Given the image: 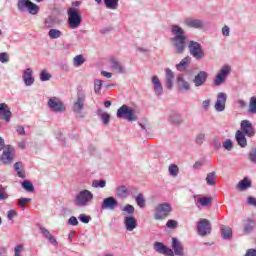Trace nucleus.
Returning a JSON list of instances; mask_svg holds the SVG:
<instances>
[{"label":"nucleus","mask_w":256,"mask_h":256,"mask_svg":"<svg viewBox=\"0 0 256 256\" xmlns=\"http://www.w3.org/2000/svg\"><path fill=\"white\" fill-rule=\"evenodd\" d=\"M104 4L106 5L107 9H112L115 11V9L119 7V0H104Z\"/></svg>","instance_id":"32"},{"label":"nucleus","mask_w":256,"mask_h":256,"mask_svg":"<svg viewBox=\"0 0 256 256\" xmlns=\"http://www.w3.org/2000/svg\"><path fill=\"white\" fill-rule=\"evenodd\" d=\"M48 107H50V109H52V111H56V112L65 111V105L57 97H52L49 99Z\"/></svg>","instance_id":"13"},{"label":"nucleus","mask_w":256,"mask_h":256,"mask_svg":"<svg viewBox=\"0 0 256 256\" xmlns=\"http://www.w3.org/2000/svg\"><path fill=\"white\" fill-rule=\"evenodd\" d=\"M154 249L155 251H157V253H160L161 255L175 256L173 250L171 248H168L161 242H155Z\"/></svg>","instance_id":"14"},{"label":"nucleus","mask_w":256,"mask_h":256,"mask_svg":"<svg viewBox=\"0 0 256 256\" xmlns=\"http://www.w3.org/2000/svg\"><path fill=\"white\" fill-rule=\"evenodd\" d=\"M136 203L138 207H145V196H143V193H139L136 197Z\"/></svg>","instance_id":"44"},{"label":"nucleus","mask_w":256,"mask_h":256,"mask_svg":"<svg viewBox=\"0 0 256 256\" xmlns=\"http://www.w3.org/2000/svg\"><path fill=\"white\" fill-rule=\"evenodd\" d=\"M249 161L256 164V148L252 149L249 154Z\"/></svg>","instance_id":"54"},{"label":"nucleus","mask_w":256,"mask_h":256,"mask_svg":"<svg viewBox=\"0 0 256 256\" xmlns=\"http://www.w3.org/2000/svg\"><path fill=\"white\" fill-rule=\"evenodd\" d=\"M247 203L248 205H252L253 207H256V198L252 196L248 197Z\"/></svg>","instance_id":"57"},{"label":"nucleus","mask_w":256,"mask_h":256,"mask_svg":"<svg viewBox=\"0 0 256 256\" xmlns=\"http://www.w3.org/2000/svg\"><path fill=\"white\" fill-rule=\"evenodd\" d=\"M116 197L118 199H127L129 197V188L125 185L118 186L116 188Z\"/></svg>","instance_id":"23"},{"label":"nucleus","mask_w":256,"mask_h":256,"mask_svg":"<svg viewBox=\"0 0 256 256\" xmlns=\"http://www.w3.org/2000/svg\"><path fill=\"white\" fill-rule=\"evenodd\" d=\"M103 87V81L102 80H95L94 81V91L95 93H100L101 89Z\"/></svg>","instance_id":"47"},{"label":"nucleus","mask_w":256,"mask_h":256,"mask_svg":"<svg viewBox=\"0 0 256 256\" xmlns=\"http://www.w3.org/2000/svg\"><path fill=\"white\" fill-rule=\"evenodd\" d=\"M222 35H224V37H229V26H224L222 28Z\"/></svg>","instance_id":"61"},{"label":"nucleus","mask_w":256,"mask_h":256,"mask_svg":"<svg viewBox=\"0 0 256 256\" xmlns=\"http://www.w3.org/2000/svg\"><path fill=\"white\" fill-rule=\"evenodd\" d=\"M69 225H72L73 227L79 225V221L77 220V217L71 216L68 220Z\"/></svg>","instance_id":"56"},{"label":"nucleus","mask_w":256,"mask_h":256,"mask_svg":"<svg viewBox=\"0 0 256 256\" xmlns=\"http://www.w3.org/2000/svg\"><path fill=\"white\" fill-rule=\"evenodd\" d=\"M22 187L25 189V191H28V193H33V191H35V186H33V183H31L29 180L23 181Z\"/></svg>","instance_id":"34"},{"label":"nucleus","mask_w":256,"mask_h":256,"mask_svg":"<svg viewBox=\"0 0 256 256\" xmlns=\"http://www.w3.org/2000/svg\"><path fill=\"white\" fill-rule=\"evenodd\" d=\"M200 167H203V162L202 161H197L193 165V169H199Z\"/></svg>","instance_id":"64"},{"label":"nucleus","mask_w":256,"mask_h":256,"mask_svg":"<svg viewBox=\"0 0 256 256\" xmlns=\"http://www.w3.org/2000/svg\"><path fill=\"white\" fill-rule=\"evenodd\" d=\"M124 215H133L135 213V207L131 204H127L122 208Z\"/></svg>","instance_id":"39"},{"label":"nucleus","mask_w":256,"mask_h":256,"mask_svg":"<svg viewBox=\"0 0 256 256\" xmlns=\"http://www.w3.org/2000/svg\"><path fill=\"white\" fill-rule=\"evenodd\" d=\"M190 61H191V58L189 56L185 57L180 61L179 64L176 65V69H178V71H184L187 65H189Z\"/></svg>","instance_id":"31"},{"label":"nucleus","mask_w":256,"mask_h":256,"mask_svg":"<svg viewBox=\"0 0 256 256\" xmlns=\"http://www.w3.org/2000/svg\"><path fill=\"white\" fill-rule=\"evenodd\" d=\"M118 119H127V121H137V116H135V111L127 105L121 106L117 111Z\"/></svg>","instance_id":"7"},{"label":"nucleus","mask_w":256,"mask_h":256,"mask_svg":"<svg viewBox=\"0 0 256 256\" xmlns=\"http://www.w3.org/2000/svg\"><path fill=\"white\" fill-rule=\"evenodd\" d=\"M110 67L113 71H116V73H125V68H123L121 62L115 57L110 58Z\"/></svg>","instance_id":"20"},{"label":"nucleus","mask_w":256,"mask_h":256,"mask_svg":"<svg viewBox=\"0 0 256 256\" xmlns=\"http://www.w3.org/2000/svg\"><path fill=\"white\" fill-rule=\"evenodd\" d=\"M203 141H205V134H199L196 138V143H198V145H201Z\"/></svg>","instance_id":"59"},{"label":"nucleus","mask_w":256,"mask_h":256,"mask_svg":"<svg viewBox=\"0 0 256 256\" xmlns=\"http://www.w3.org/2000/svg\"><path fill=\"white\" fill-rule=\"evenodd\" d=\"M79 219L82 223H89V216L85 215V214H81L79 216Z\"/></svg>","instance_id":"60"},{"label":"nucleus","mask_w":256,"mask_h":256,"mask_svg":"<svg viewBox=\"0 0 256 256\" xmlns=\"http://www.w3.org/2000/svg\"><path fill=\"white\" fill-rule=\"evenodd\" d=\"M166 227H168V229H177V221L176 220H168L166 223Z\"/></svg>","instance_id":"52"},{"label":"nucleus","mask_w":256,"mask_h":256,"mask_svg":"<svg viewBox=\"0 0 256 256\" xmlns=\"http://www.w3.org/2000/svg\"><path fill=\"white\" fill-rule=\"evenodd\" d=\"M23 81L27 87L35 83V78H33V70H31V68H28L23 72Z\"/></svg>","instance_id":"19"},{"label":"nucleus","mask_w":256,"mask_h":256,"mask_svg":"<svg viewBox=\"0 0 256 256\" xmlns=\"http://www.w3.org/2000/svg\"><path fill=\"white\" fill-rule=\"evenodd\" d=\"M2 155L0 156V161L3 165H10L15 159V147L11 145H6L3 149Z\"/></svg>","instance_id":"5"},{"label":"nucleus","mask_w":256,"mask_h":256,"mask_svg":"<svg viewBox=\"0 0 256 256\" xmlns=\"http://www.w3.org/2000/svg\"><path fill=\"white\" fill-rule=\"evenodd\" d=\"M215 179H217L215 172H210L206 176L207 185H215Z\"/></svg>","instance_id":"36"},{"label":"nucleus","mask_w":256,"mask_h":256,"mask_svg":"<svg viewBox=\"0 0 256 256\" xmlns=\"http://www.w3.org/2000/svg\"><path fill=\"white\" fill-rule=\"evenodd\" d=\"M48 35L50 39H59V37H61V31L58 29H50Z\"/></svg>","instance_id":"42"},{"label":"nucleus","mask_w":256,"mask_h":256,"mask_svg":"<svg viewBox=\"0 0 256 256\" xmlns=\"http://www.w3.org/2000/svg\"><path fill=\"white\" fill-rule=\"evenodd\" d=\"M245 256H256V250L255 249H248Z\"/></svg>","instance_id":"63"},{"label":"nucleus","mask_w":256,"mask_h":256,"mask_svg":"<svg viewBox=\"0 0 256 256\" xmlns=\"http://www.w3.org/2000/svg\"><path fill=\"white\" fill-rule=\"evenodd\" d=\"M85 99L87 95L83 89L77 90V98L72 104V111L77 115V117H83V109H85Z\"/></svg>","instance_id":"3"},{"label":"nucleus","mask_w":256,"mask_h":256,"mask_svg":"<svg viewBox=\"0 0 256 256\" xmlns=\"http://www.w3.org/2000/svg\"><path fill=\"white\" fill-rule=\"evenodd\" d=\"M240 127L242 133H244L246 137H255V128H253V124H251V121L242 120Z\"/></svg>","instance_id":"11"},{"label":"nucleus","mask_w":256,"mask_h":256,"mask_svg":"<svg viewBox=\"0 0 256 256\" xmlns=\"http://www.w3.org/2000/svg\"><path fill=\"white\" fill-rule=\"evenodd\" d=\"M172 211L173 208L171 207V204L167 202L158 204L155 207L154 219L156 221H163V219H167V217L171 215Z\"/></svg>","instance_id":"4"},{"label":"nucleus","mask_w":256,"mask_h":256,"mask_svg":"<svg viewBox=\"0 0 256 256\" xmlns=\"http://www.w3.org/2000/svg\"><path fill=\"white\" fill-rule=\"evenodd\" d=\"M198 234L201 235V237H205L207 235L211 234V222L207 219H201L198 222Z\"/></svg>","instance_id":"10"},{"label":"nucleus","mask_w":256,"mask_h":256,"mask_svg":"<svg viewBox=\"0 0 256 256\" xmlns=\"http://www.w3.org/2000/svg\"><path fill=\"white\" fill-rule=\"evenodd\" d=\"M230 73H231V67L229 66L222 67L214 79V85L216 87H219V85H223V83L227 81V77H229Z\"/></svg>","instance_id":"9"},{"label":"nucleus","mask_w":256,"mask_h":256,"mask_svg":"<svg viewBox=\"0 0 256 256\" xmlns=\"http://www.w3.org/2000/svg\"><path fill=\"white\" fill-rule=\"evenodd\" d=\"M171 32L176 35L172 38L176 53H183V51H185V47H187V35H185V31L179 25H172Z\"/></svg>","instance_id":"1"},{"label":"nucleus","mask_w":256,"mask_h":256,"mask_svg":"<svg viewBox=\"0 0 256 256\" xmlns=\"http://www.w3.org/2000/svg\"><path fill=\"white\" fill-rule=\"evenodd\" d=\"M198 203L202 205V207H209L211 203H213V198L212 197H202L198 199Z\"/></svg>","instance_id":"35"},{"label":"nucleus","mask_w":256,"mask_h":256,"mask_svg":"<svg viewBox=\"0 0 256 256\" xmlns=\"http://www.w3.org/2000/svg\"><path fill=\"white\" fill-rule=\"evenodd\" d=\"M8 219H13V217H17V211L16 210H9L7 214Z\"/></svg>","instance_id":"58"},{"label":"nucleus","mask_w":256,"mask_h":256,"mask_svg":"<svg viewBox=\"0 0 256 256\" xmlns=\"http://www.w3.org/2000/svg\"><path fill=\"white\" fill-rule=\"evenodd\" d=\"M9 62V55L7 53L3 52L0 53V63H8Z\"/></svg>","instance_id":"55"},{"label":"nucleus","mask_w":256,"mask_h":256,"mask_svg":"<svg viewBox=\"0 0 256 256\" xmlns=\"http://www.w3.org/2000/svg\"><path fill=\"white\" fill-rule=\"evenodd\" d=\"M173 79H175V74L171 69H166V85L168 89H173Z\"/></svg>","instance_id":"26"},{"label":"nucleus","mask_w":256,"mask_h":256,"mask_svg":"<svg viewBox=\"0 0 256 256\" xmlns=\"http://www.w3.org/2000/svg\"><path fill=\"white\" fill-rule=\"evenodd\" d=\"M105 185H107V182L105 180H101V181L94 180L92 182V187H94V188L100 187V189H103V187H105Z\"/></svg>","instance_id":"48"},{"label":"nucleus","mask_w":256,"mask_h":256,"mask_svg":"<svg viewBox=\"0 0 256 256\" xmlns=\"http://www.w3.org/2000/svg\"><path fill=\"white\" fill-rule=\"evenodd\" d=\"M41 232L43 233L44 237L52 243V245H57V239H55V236H52L51 232L47 230L46 228H40Z\"/></svg>","instance_id":"28"},{"label":"nucleus","mask_w":256,"mask_h":256,"mask_svg":"<svg viewBox=\"0 0 256 256\" xmlns=\"http://www.w3.org/2000/svg\"><path fill=\"white\" fill-rule=\"evenodd\" d=\"M237 187L240 189V191H246V189L251 187V180H249V178H244L238 183Z\"/></svg>","instance_id":"29"},{"label":"nucleus","mask_w":256,"mask_h":256,"mask_svg":"<svg viewBox=\"0 0 256 256\" xmlns=\"http://www.w3.org/2000/svg\"><path fill=\"white\" fill-rule=\"evenodd\" d=\"M177 81L180 90L189 91L191 85L182 76H178Z\"/></svg>","instance_id":"27"},{"label":"nucleus","mask_w":256,"mask_h":256,"mask_svg":"<svg viewBox=\"0 0 256 256\" xmlns=\"http://www.w3.org/2000/svg\"><path fill=\"white\" fill-rule=\"evenodd\" d=\"M16 131L19 135H25V127L17 126Z\"/></svg>","instance_id":"62"},{"label":"nucleus","mask_w":256,"mask_h":256,"mask_svg":"<svg viewBox=\"0 0 256 256\" xmlns=\"http://www.w3.org/2000/svg\"><path fill=\"white\" fill-rule=\"evenodd\" d=\"M28 203H31V198H20L18 200L19 207H25Z\"/></svg>","instance_id":"50"},{"label":"nucleus","mask_w":256,"mask_h":256,"mask_svg":"<svg viewBox=\"0 0 256 256\" xmlns=\"http://www.w3.org/2000/svg\"><path fill=\"white\" fill-rule=\"evenodd\" d=\"M124 225L126 231H133L134 229H137V219L133 216H126L124 218Z\"/></svg>","instance_id":"17"},{"label":"nucleus","mask_w":256,"mask_h":256,"mask_svg":"<svg viewBox=\"0 0 256 256\" xmlns=\"http://www.w3.org/2000/svg\"><path fill=\"white\" fill-rule=\"evenodd\" d=\"M11 115H13V113L9 105H7V103H0V119L5 121V123H9V121H11Z\"/></svg>","instance_id":"12"},{"label":"nucleus","mask_w":256,"mask_h":256,"mask_svg":"<svg viewBox=\"0 0 256 256\" xmlns=\"http://www.w3.org/2000/svg\"><path fill=\"white\" fill-rule=\"evenodd\" d=\"M170 121L171 123H173V125H181L183 123V119L181 118V115L179 114H174L170 117Z\"/></svg>","instance_id":"40"},{"label":"nucleus","mask_w":256,"mask_h":256,"mask_svg":"<svg viewBox=\"0 0 256 256\" xmlns=\"http://www.w3.org/2000/svg\"><path fill=\"white\" fill-rule=\"evenodd\" d=\"M169 173L172 177H177L179 175V167L175 164L169 166Z\"/></svg>","instance_id":"46"},{"label":"nucleus","mask_w":256,"mask_h":256,"mask_svg":"<svg viewBox=\"0 0 256 256\" xmlns=\"http://www.w3.org/2000/svg\"><path fill=\"white\" fill-rule=\"evenodd\" d=\"M51 79V74L47 72V70H42L40 73V80L41 81H49Z\"/></svg>","instance_id":"49"},{"label":"nucleus","mask_w":256,"mask_h":256,"mask_svg":"<svg viewBox=\"0 0 256 256\" xmlns=\"http://www.w3.org/2000/svg\"><path fill=\"white\" fill-rule=\"evenodd\" d=\"M14 169L17 172L18 177H20L21 179H25V172H23V163L16 162L14 164Z\"/></svg>","instance_id":"30"},{"label":"nucleus","mask_w":256,"mask_h":256,"mask_svg":"<svg viewBox=\"0 0 256 256\" xmlns=\"http://www.w3.org/2000/svg\"><path fill=\"white\" fill-rule=\"evenodd\" d=\"M184 23L187 27H191L193 29H203V21L193 18H186Z\"/></svg>","instance_id":"18"},{"label":"nucleus","mask_w":256,"mask_h":256,"mask_svg":"<svg viewBox=\"0 0 256 256\" xmlns=\"http://www.w3.org/2000/svg\"><path fill=\"white\" fill-rule=\"evenodd\" d=\"M245 135L246 134L243 133V131L241 130L236 131L235 138L240 147H245L247 145V138L245 137Z\"/></svg>","instance_id":"25"},{"label":"nucleus","mask_w":256,"mask_h":256,"mask_svg":"<svg viewBox=\"0 0 256 256\" xmlns=\"http://www.w3.org/2000/svg\"><path fill=\"white\" fill-rule=\"evenodd\" d=\"M172 249L174 250V255L183 256V244L177 240V238H172Z\"/></svg>","instance_id":"22"},{"label":"nucleus","mask_w":256,"mask_h":256,"mask_svg":"<svg viewBox=\"0 0 256 256\" xmlns=\"http://www.w3.org/2000/svg\"><path fill=\"white\" fill-rule=\"evenodd\" d=\"M254 227H255V222L253 220L246 221L244 225V233H251Z\"/></svg>","instance_id":"37"},{"label":"nucleus","mask_w":256,"mask_h":256,"mask_svg":"<svg viewBox=\"0 0 256 256\" xmlns=\"http://www.w3.org/2000/svg\"><path fill=\"white\" fill-rule=\"evenodd\" d=\"M116 207H119V202H117V199L114 197L105 198L102 202V209H109L110 211H113Z\"/></svg>","instance_id":"16"},{"label":"nucleus","mask_w":256,"mask_h":256,"mask_svg":"<svg viewBox=\"0 0 256 256\" xmlns=\"http://www.w3.org/2000/svg\"><path fill=\"white\" fill-rule=\"evenodd\" d=\"M93 201V193L89 190H82L78 193L75 199V204L80 207H85L88 203Z\"/></svg>","instance_id":"6"},{"label":"nucleus","mask_w":256,"mask_h":256,"mask_svg":"<svg viewBox=\"0 0 256 256\" xmlns=\"http://www.w3.org/2000/svg\"><path fill=\"white\" fill-rule=\"evenodd\" d=\"M28 11L31 15H37V13H39V7L35 3L30 2L28 5Z\"/></svg>","instance_id":"43"},{"label":"nucleus","mask_w":256,"mask_h":256,"mask_svg":"<svg viewBox=\"0 0 256 256\" xmlns=\"http://www.w3.org/2000/svg\"><path fill=\"white\" fill-rule=\"evenodd\" d=\"M188 49L194 59H203L205 57V52H203V48L199 42L190 41Z\"/></svg>","instance_id":"8"},{"label":"nucleus","mask_w":256,"mask_h":256,"mask_svg":"<svg viewBox=\"0 0 256 256\" xmlns=\"http://www.w3.org/2000/svg\"><path fill=\"white\" fill-rule=\"evenodd\" d=\"M152 83L154 85V91H155L156 95H163V85L161 84L159 77L153 76Z\"/></svg>","instance_id":"24"},{"label":"nucleus","mask_w":256,"mask_h":256,"mask_svg":"<svg viewBox=\"0 0 256 256\" xmlns=\"http://www.w3.org/2000/svg\"><path fill=\"white\" fill-rule=\"evenodd\" d=\"M225 103H227V94L220 92L217 96V101L214 106L216 111H225Z\"/></svg>","instance_id":"15"},{"label":"nucleus","mask_w":256,"mask_h":256,"mask_svg":"<svg viewBox=\"0 0 256 256\" xmlns=\"http://www.w3.org/2000/svg\"><path fill=\"white\" fill-rule=\"evenodd\" d=\"M73 61L75 67H81L85 63V58H83V55H77Z\"/></svg>","instance_id":"45"},{"label":"nucleus","mask_w":256,"mask_h":256,"mask_svg":"<svg viewBox=\"0 0 256 256\" xmlns=\"http://www.w3.org/2000/svg\"><path fill=\"white\" fill-rule=\"evenodd\" d=\"M232 235H233V230H231L230 227L222 228V237H223V239H231Z\"/></svg>","instance_id":"38"},{"label":"nucleus","mask_w":256,"mask_h":256,"mask_svg":"<svg viewBox=\"0 0 256 256\" xmlns=\"http://www.w3.org/2000/svg\"><path fill=\"white\" fill-rule=\"evenodd\" d=\"M101 119H102L104 125H109V121L111 119V115H109L108 113H102L101 114Z\"/></svg>","instance_id":"51"},{"label":"nucleus","mask_w":256,"mask_h":256,"mask_svg":"<svg viewBox=\"0 0 256 256\" xmlns=\"http://www.w3.org/2000/svg\"><path fill=\"white\" fill-rule=\"evenodd\" d=\"M223 147L224 149H226L227 151H231V149H233V142H231L230 139L226 140L224 143H223Z\"/></svg>","instance_id":"53"},{"label":"nucleus","mask_w":256,"mask_h":256,"mask_svg":"<svg viewBox=\"0 0 256 256\" xmlns=\"http://www.w3.org/2000/svg\"><path fill=\"white\" fill-rule=\"evenodd\" d=\"M207 77V72L200 71L194 78L195 87H201L207 81Z\"/></svg>","instance_id":"21"},{"label":"nucleus","mask_w":256,"mask_h":256,"mask_svg":"<svg viewBox=\"0 0 256 256\" xmlns=\"http://www.w3.org/2000/svg\"><path fill=\"white\" fill-rule=\"evenodd\" d=\"M31 1L30 0H18L17 7L19 11H25L29 9Z\"/></svg>","instance_id":"33"},{"label":"nucleus","mask_w":256,"mask_h":256,"mask_svg":"<svg viewBox=\"0 0 256 256\" xmlns=\"http://www.w3.org/2000/svg\"><path fill=\"white\" fill-rule=\"evenodd\" d=\"M248 113H252V114L256 113V97L255 96L250 98Z\"/></svg>","instance_id":"41"},{"label":"nucleus","mask_w":256,"mask_h":256,"mask_svg":"<svg viewBox=\"0 0 256 256\" xmlns=\"http://www.w3.org/2000/svg\"><path fill=\"white\" fill-rule=\"evenodd\" d=\"M68 15V27L70 29H77L80 27L83 21V16L81 15V10L79 8L71 7L67 9Z\"/></svg>","instance_id":"2"}]
</instances>
